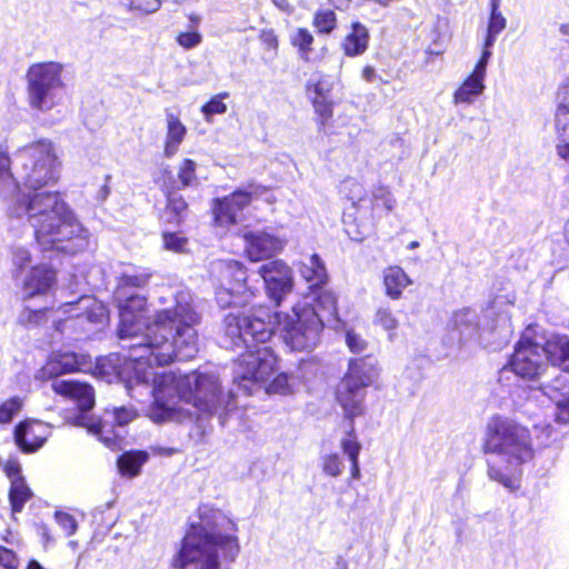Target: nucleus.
Wrapping results in <instances>:
<instances>
[{"mask_svg":"<svg viewBox=\"0 0 569 569\" xmlns=\"http://www.w3.org/2000/svg\"><path fill=\"white\" fill-rule=\"evenodd\" d=\"M119 309L118 337L124 358L133 365V377L128 381L130 392L142 388L153 397L148 416L154 422L173 418L180 401L191 403L203 413L219 415L221 425L236 407L231 391L223 393L214 373L191 372L177 375L153 371V365L166 366L173 360L188 361L199 351L197 326L200 316L192 306L190 291L180 290L173 306L157 311L149 321L147 298L138 295L129 300L116 295Z\"/></svg>","mask_w":569,"mask_h":569,"instance_id":"nucleus-1","label":"nucleus"},{"mask_svg":"<svg viewBox=\"0 0 569 569\" xmlns=\"http://www.w3.org/2000/svg\"><path fill=\"white\" fill-rule=\"evenodd\" d=\"M339 323L337 298L329 290H321L315 305L299 303L292 313L271 311L268 307H252L248 312L231 311L223 320L220 343L226 349L244 348L234 365L233 381L244 393L251 395L254 386L263 383L276 372L277 357L266 343L277 328L292 350L309 351L320 339L325 326Z\"/></svg>","mask_w":569,"mask_h":569,"instance_id":"nucleus-2","label":"nucleus"},{"mask_svg":"<svg viewBox=\"0 0 569 569\" xmlns=\"http://www.w3.org/2000/svg\"><path fill=\"white\" fill-rule=\"evenodd\" d=\"M59 177V162L49 140L20 148L13 160L0 153V184L11 190L7 200L10 218L27 217L43 251L74 254L89 244V233L58 192H36Z\"/></svg>","mask_w":569,"mask_h":569,"instance_id":"nucleus-3","label":"nucleus"},{"mask_svg":"<svg viewBox=\"0 0 569 569\" xmlns=\"http://www.w3.org/2000/svg\"><path fill=\"white\" fill-rule=\"evenodd\" d=\"M237 525L221 510L208 506L199 508V522L191 525L182 539L172 565L184 569H230L236 561L240 545Z\"/></svg>","mask_w":569,"mask_h":569,"instance_id":"nucleus-4","label":"nucleus"},{"mask_svg":"<svg viewBox=\"0 0 569 569\" xmlns=\"http://www.w3.org/2000/svg\"><path fill=\"white\" fill-rule=\"evenodd\" d=\"M483 451L490 455L489 479L516 491L520 487L521 466L533 457L529 429L508 417L495 416L487 423Z\"/></svg>","mask_w":569,"mask_h":569,"instance_id":"nucleus-5","label":"nucleus"},{"mask_svg":"<svg viewBox=\"0 0 569 569\" xmlns=\"http://www.w3.org/2000/svg\"><path fill=\"white\" fill-rule=\"evenodd\" d=\"M51 388L57 395L76 402L79 413L72 418V425L87 428L109 448L116 447L119 438L113 428L123 427L137 417L133 408L119 407L111 412L106 411L101 419L96 420L89 416L96 402L92 386L77 380H53Z\"/></svg>","mask_w":569,"mask_h":569,"instance_id":"nucleus-6","label":"nucleus"},{"mask_svg":"<svg viewBox=\"0 0 569 569\" xmlns=\"http://www.w3.org/2000/svg\"><path fill=\"white\" fill-rule=\"evenodd\" d=\"M62 64L53 61L33 63L26 73L27 101L38 112L47 113L62 98Z\"/></svg>","mask_w":569,"mask_h":569,"instance_id":"nucleus-7","label":"nucleus"},{"mask_svg":"<svg viewBox=\"0 0 569 569\" xmlns=\"http://www.w3.org/2000/svg\"><path fill=\"white\" fill-rule=\"evenodd\" d=\"M541 343V335L532 327H528L517 342L508 366L501 370L500 380L508 372H513L522 379H538L548 367Z\"/></svg>","mask_w":569,"mask_h":569,"instance_id":"nucleus-8","label":"nucleus"},{"mask_svg":"<svg viewBox=\"0 0 569 569\" xmlns=\"http://www.w3.org/2000/svg\"><path fill=\"white\" fill-rule=\"evenodd\" d=\"M268 189L254 182L238 188L231 194L212 200L214 223L221 227L236 224L238 214L250 204L253 199L263 196Z\"/></svg>","mask_w":569,"mask_h":569,"instance_id":"nucleus-9","label":"nucleus"},{"mask_svg":"<svg viewBox=\"0 0 569 569\" xmlns=\"http://www.w3.org/2000/svg\"><path fill=\"white\" fill-rule=\"evenodd\" d=\"M337 401L343 409L346 436L356 435L355 418L365 413L366 388L352 376H345L337 388Z\"/></svg>","mask_w":569,"mask_h":569,"instance_id":"nucleus-10","label":"nucleus"},{"mask_svg":"<svg viewBox=\"0 0 569 569\" xmlns=\"http://www.w3.org/2000/svg\"><path fill=\"white\" fill-rule=\"evenodd\" d=\"M259 274L263 279L268 297L277 305L292 289V271L281 260H273L259 268Z\"/></svg>","mask_w":569,"mask_h":569,"instance_id":"nucleus-11","label":"nucleus"},{"mask_svg":"<svg viewBox=\"0 0 569 569\" xmlns=\"http://www.w3.org/2000/svg\"><path fill=\"white\" fill-rule=\"evenodd\" d=\"M212 272L217 276L220 286H230L232 290H236V297L240 302H249L254 296L252 289L247 284V271L239 261L219 260L213 263Z\"/></svg>","mask_w":569,"mask_h":569,"instance_id":"nucleus-12","label":"nucleus"},{"mask_svg":"<svg viewBox=\"0 0 569 569\" xmlns=\"http://www.w3.org/2000/svg\"><path fill=\"white\" fill-rule=\"evenodd\" d=\"M244 251L251 261L272 258L281 252L286 240L266 230L243 232Z\"/></svg>","mask_w":569,"mask_h":569,"instance_id":"nucleus-13","label":"nucleus"},{"mask_svg":"<svg viewBox=\"0 0 569 569\" xmlns=\"http://www.w3.org/2000/svg\"><path fill=\"white\" fill-rule=\"evenodd\" d=\"M86 365L84 356L69 351L52 352L46 365L36 373V379L41 381L56 379L62 375L80 371Z\"/></svg>","mask_w":569,"mask_h":569,"instance_id":"nucleus-14","label":"nucleus"},{"mask_svg":"<svg viewBox=\"0 0 569 569\" xmlns=\"http://www.w3.org/2000/svg\"><path fill=\"white\" fill-rule=\"evenodd\" d=\"M60 311L79 322L103 323L107 319L106 307L92 296H82L76 302H67L60 307Z\"/></svg>","mask_w":569,"mask_h":569,"instance_id":"nucleus-15","label":"nucleus"},{"mask_svg":"<svg viewBox=\"0 0 569 569\" xmlns=\"http://www.w3.org/2000/svg\"><path fill=\"white\" fill-rule=\"evenodd\" d=\"M49 435L48 425L37 420H26L16 427L14 441L21 451L31 453L44 445Z\"/></svg>","mask_w":569,"mask_h":569,"instance_id":"nucleus-16","label":"nucleus"},{"mask_svg":"<svg viewBox=\"0 0 569 569\" xmlns=\"http://www.w3.org/2000/svg\"><path fill=\"white\" fill-rule=\"evenodd\" d=\"M452 340L459 343L476 339L479 336V316L471 308L456 311L449 322Z\"/></svg>","mask_w":569,"mask_h":569,"instance_id":"nucleus-17","label":"nucleus"},{"mask_svg":"<svg viewBox=\"0 0 569 569\" xmlns=\"http://www.w3.org/2000/svg\"><path fill=\"white\" fill-rule=\"evenodd\" d=\"M56 283V272L46 264L33 267L23 281V291L28 297L47 293Z\"/></svg>","mask_w":569,"mask_h":569,"instance_id":"nucleus-18","label":"nucleus"},{"mask_svg":"<svg viewBox=\"0 0 569 569\" xmlns=\"http://www.w3.org/2000/svg\"><path fill=\"white\" fill-rule=\"evenodd\" d=\"M152 272L148 268L129 266L117 277L113 296L117 295L121 299L127 295V288L143 289L150 282Z\"/></svg>","mask_w":569,"mask_h":569,"instance_id":"nucleus-19","label":"nucleus"},{"mask_svg":"<svg viewBox=\"0 0 569 569\" xmlns=\"http://www.w3.org/2000/svg\"><path fill=\"white\" fill-rule=\"evenodd\" d=\"M541 340L546 363L550 362L553 367H562L565 371H569V338L552 336L547 339L541 335Z\"/></svg>","mask_w":569,"mask_h":569,"instance_id":"nucleus-20","label":"nucleus"},{"mask_svg":"<svg viewBox=\"0 0 569 569\" xmlns=\"http://www.w3.org/2000/svg\"><path fill=\"white\" fill-rule=\"evenodd\" d=\"M167 132L163 153L167 158L174 156L187 136V128L171 110H166Z\"/></svg>","mask_w":569,"mask_h":569,"instance_id":"nucleus-21","label":"nucleus"},{"mask_svg":"<svg viewBox=\"0 0 569 569\" xmlns=\"http://www.w3.org/2000/svg\"><path fill=\"white\" fill-rule=\"evenodd\" d=\"M411 283L409 276L399 266H390L383 270L385 293L392 300H399Z\"/></svg>","mask_w":569,"mask_h":569,"instance_id":"nucleus-22","label":"nucleus"},{"mask_svg":"<svg viewBox=\"0 0 569 569\" xmlns=\"http://www.w3.org/2000/svg\"><path fill=\"white\" fill-rule=\"evenodd\" d=\"M486 76L472 70L471 74L462 82V84L455 91V103H472L485 90Z\"/></svg>","mask_w":569,"mask_h":569,"instance_id":"nucleus-23","label":"nucleus"},{"mask_svg":"<svg viewBox=\"0 0 569 569\" xmlns=\"http://www.w3.org/2000/svg\"><path fill=\"white\" fill-rule=\"evenodd\" d=\"M369 43V33L365 26L359 22L352 23L351 31L342 41V49L348 57H357L362 54Z\"/></svg>","mask_w":569,"mask_h":569,"instance_id":"nucleus-24","label":"nucleus"},{"mask_svg":"<svg viewBox=\"0 0 569 569\" xmlns=\"http://www.w3.org/2000/svg\"><path fill=\"white\" fill-rule=\"evenodd\" d=\"M346 376H352L361 387L367 388L377 377L376 360L370 357L350 360Z\"/></svg>","mask_w":569,"mask_h":569,"instance_id":"nucleus-25","label":"nucleus"},{"mask_svg":"<svg viewBox=\"0 0 569 569\" xmlns=\"http://www.w3.org/2000/svg\"><path fill=\"white\" fill-rule=\"evenodd\" d=\"M300 273L310 284V288H317L327 281V270L318 254L310 256L307 261L301 263Z\"/></svg>","mask_w":569,"mask_h":569,"instance_id":"nucleus-26","label":"nucleus"},{"mask_svg":"<svg viewBox=\"0 0 569 569\" xmlns=\"http://www.w3.org/2000/svg\"><path fill=\"white\" fill-rule=\"evenodd\" d=\"M146 451H128L118 458L117 465L122 476L136 477L148 460Z\"/></svg>","mask_w":569,"mask_h":569,"instance_id":"nucleus-27","label":"nucleus"},{"mask_svg":"<svg viewBox=\"0 0 569 569\" xmlns=\"http://www.w3.org/2000/svg\"><path fill=\"white\" fill-rule=\"evenodd\" d=\"M32 497V492L23 477L13 478L10 491L9 500L13 512H20L24 503Z\"/></svg>","mask_w":569,"mask_h":569,"instance_id":"nucleus-28","label":"nucleus"},{"mask_svg":"<svg viewBox=\"0 0 569 569\" xmlns=\"http://www.w3.org/2000/svg\"><path fill=\"white\" fill-rule=\"evenodd\" d=\"M341 449L343 453L348 457L351 462V477L356 480H359L361 477L360 467H359V453L361 450V443L358 441L356 435L346 436L340 441Z\"/></svg>","mask_w":569,"mask_h":569,"instance_id":"nucleus-29","label":"nucleus"},{"mask_svg":"<svg viewBox=\"0 0 569 569\" xmlns=\"http://www.w3.org/2000/svg\"><path fill=\"white\" fill-rule=\"evenodd\" d=\"M313 36L306 28H298L291 36L290 42L293 47L298 48L299 56L302 60L309 61L310 54L313 51Z\"/></svg>","mask_w":569,"mask_h":569,"instance_id":"nucleus-30","label":"nucleus"},{"mask_svg":"<svg viewBox=\"0 0 569 569\" xmlns=\"http://www.w3.org/2000/svg\"><path fill=\"white\" fill-rule=\"evenodd\" d=\"M395 206L396 200L391 192L386 187L379 186L372 190L371 197L368 198L366 209H371L375 211L382 207L386 211L389 212L395 208Z\"/></svg>","mask_w":569,"mask_h":569,"instance_id":"nucleus-31","label":"nucleus"},{"mask_svg":"<svg viewBox=\"0 0 569 569\" xmlns=\"http://www.w3.org/2000/svg\"><path fill=\"white\" fill-rule=\"evenodd\" d=\"M568 379L566 375L557 373L551 382L543 385L541 390L551 401L555 399H561V395H569Z\"/></svg>","mask_w":569,"mask_h":569,"instance_id":"nucleus-32","label":"nucleus"},{"mask_svg":"<svg viewBox=\"0 0 569 569\" xmlns=\"http://www.w3.org/2000/svg\"><path fill=\"white\" fill-rule=\"evenodd\" d=\"M188 204L186 200L174 193L170 192L167 196V213L172 214L173 217L169 219V221L179 223L182 221L183 217L186 216Z\"/></svg>","mask_w":569,"mask_h":569,"instance_id":"nucleus-33","label":"nucleus"},{"mask_svg":"<svg viewBox=\"0 0 569 569\" xmlns=\"http://www.w3.org/2000/svg\"><path fill=\"white\" fill-rule=\"evenodd\" d=\"M227 98H229V92H220L201 107V112L206 121L210 122L214 114H223L227 112V104L223 102Z\"/></svg>","mask_w":569,"mask_h":569,"instance_id":"nucleus-34","label":"nucleus"},{"mask_svg":"<svg viewBox=\"0 0 569 569\" xmlns=\"http://www.w3.org/2000/svg\"><path fill=\"white\" fill-rule=\"evenodd\" d=\"M332 82L325 76H318L311 78L307 83V91L311 98H325L328 99L329 93L332 90Z\"/></svg>","mask_w":569,"mask_h":569,"instance_id":"nucleus-35","label":"nucleus"},{"mask_svg":"<svg viewBox=\"0 0 569 569\" xmlns=\"http://www.w3.org/2000/svg\"><path fill=\"white\" fill-rule=\"evenodd\" d=\"M313 26L318 33H331L337 26L336 13L328 9L318 11L313 18Z\"/></svg>","mask_w":569,"mask_h":569,"instance_id":"nucleus-36","label":"nucleus"},{"mask_svg":"<svg viewBox=\"0 0 569 569\" xmlns=\"http://www.w3.org/2000/svg\"><path fill=\"white\" fill-rule=\"evenodd\" d=\"M197 163L191 159H184L178 169V178L182 188H188L198 184L196 174Z\"/></svg>","mask_w":569,"mask_h":569,"instance_id":"nucleus-37","label":"nucleus"},{"mask_svg":"<svg viewBox=\"0 0 569 569\" xmlns=\"http://www.w3.org/2000/svg\"><path fill=\"white\" fill-rule=\"evenodd\" d=\"M11 262L14 267V276L17 277L31 262V253L27 248L14 244L11 248Z\"/></svg>","mask_w":569,"mask_h":569,"instance_id":"nucleus-38","label":"nucleus"},{"mask_svg":"<svg viewBox=\"0 0 569 569\" xmlns=\"http://www.w3.org/2000/svg\"><path fill=\"white\" fill-rule=\"evenodd\" d=\"M507 20L502 13H490L487 28V46H493L498 34L506 28Z\"/></svg>","mask_w":569,"mask_h":569,"instance_id":"nucleus-39","label":"nucleus"},{"mask_svg":"<svg viewBox=\"0 0 569 569\" xmlns=\"http://www.w3.org/2000/svg\"><path fill=\"white\" fill-rule=\"evenodd\" d=\"M346 188H348L347 196L351 200L353 207L367 208L368 197L366 196L365 188L361 183L355 180H348L346 182Z\"/></svg>","mask_w":569,"mask_h":569,"instance_id":"nucleus-40","label":"nucleus"},{"mask_svg":"<svg viewBox=\"0 0 569 569\" xmlns=\"http://www.w3.org/2000/svg\"><path fill=\"white\" fill-rule=\"evenodd\" d=\"M375 323L382 327L385 330L392 332L398 328V320L389 307H379L376 316Z\"/></svg>","mask_w":569,"mask_h":569,"instance_id":"nucleus-41","label":"nucleus"},{"mask_svg":"<svg viewBox=\"0 0 569 569\" xmlns=\"http://www.w3.org/2000/svg\"><path fill=\"white\" fill-rule=\"evenodd\" d=\"M216 299L221 308L231 306H243L247 302H240L239 298L236 297V290L232 287L218 286L216 290Z\"/></svg>","mask_w":569,"mask_h":569,"instance_id":"nucleus-42","label":"nucleus"},{"mask_svg":"<svg viewBox=\"0 0 569 569\" xmlns=\"http://www.w3.org/2000/svg\"><path fill=\"white\" fill-rule=\"evenodd\" d=\"M22 399L12 397L0 406V423H7L21 410Z\"/></svg>","mask_w":569,"mask_h":569,"instance_id":"nucleus-43","label":"nucleus"},{"mask_svg":"<svg viewBox=\"0 0 569 569\" xmlns=\"http://www.w3.org/2000/svg\"><path fill=\"white\" fill-rule=\"evenodd\" d=\"M162 239L164 248L174 252H183L188 243L186 237L174 232H163Z\"/></svg>","mask_w":569,"mask_h":569,"instance_id":"nucleus-44","label":"nucleus"},{"mask_svg":"<svg viewBox=\"0 0 569 569\" xmlns=\"http://www.w3.org/2000/svg\"><path fill=\"white\" fill-rule=\"evenodd\" d=\"M322 470L331 477H338L342 472V461L337 453H330L322 457Z\"/></svg>","mask_w":569,"mask_h":569,"instance_id":"nucleus-45","label":"nucleus"},{"mask_svg":"<svg viewBox=\"0 0 569 569\" xmlns=\"http://www.w3.org/2000/svg\"><path fill=\"white\" fill-rule=\"evenodd\" d=\"M161 0H130L129 9L131 11L150 14L159 10Z\"/></svg>","mask_w":569,"mask_h":569,"instance_id":"nucleus-46","label":"nucleus"},{"mask_svg":"<svg viewBox=\"0 0 569 569\" xmlns=\"http://www.w3.org/2000/svg\"><path fill=\"white\" fill-rule=\"evenodd\" d=\"M316 113L320 118L321 126L332 117V103L329 99L325 98H311Z\"/></svg>","mask_w":569,"mask_h":569,"instance_id":"nucleus-47","label":"nucleus"},{"mask_svg":"<svg viewBox=\"0 0 569 569\" xmlns=\"http://www.w3.org/2000/svg\"><path fill=\"white\" fill-rule=\"evenodd\" d=\"M561 399H555V411L553 416L556 421L559 423H568L569 422V395H561Z\"/></svg>","mask_w":569,"mask_h":569,"instance_id":"nucleus-48","label":"nucleus"},{"mask_svg":"<svg viewBox=\"0 0 569 569\" xmlns=\"http://www.w3.org/2000/svg\"><path fill=\"white\" fill-rule=\"evenodd\" d=\"M54 518L66 536H71L77 531L78 525L73 516L63 511H56Z\"/></svg>","mask_w":569,"mask_h":569,"instance_id":"nucleus-49","label":"nucleus"},{"mask_svg":"<svg viewBox=\"0 0 569 569\" xmlns=\"http://www.w3.org/2000/svg\"><path fill=\"white\" fill-rule=\"evenodd\" d=\"M290 391L291 387L289 385V378L284 373L276 376L274 379L266 387V392L268 393L286 395Z\"/></svg>","mask_w":569,"mask_h":569,"instance_id":"nucleus-50","label":"nucleus"},{"mask_svg":"<svg viewBox=\"0 0 569 569\" xmlns=\"http://www.w3.org/2000/svg\"><path fill=\"white\" fill-rule=\"evenodd\" d=\"M346 343L353 353H362L367 349V341L352 330L346 332Z\"/></svg>","mask_w":569,"mask_h":569,"instance_id":"nucleus-51","label":"nucleus"},{"mask_svg":"<svg viewBox=\"0 0 569 569\" xmlns=\"http://www.w3.org/2000/svg\"><path fill=\"white\" fill-rule=\"evenodd\" d=\"M202 41V36L197 31L181 32L177 37V42L184 49H192L199 46Z\"/></svg>","mask_w":569,"mask_h":569,"instance_id":"nucleus-52","label":"nucleus"},{"mask_svg":"<svg viewBox=\"0 0 569 569\" xmlns=\"http://www.w3.org/2000/svg\"><path fill=\"white\" fill-rule=\"evenodd\" d=\"M20 562L16 553L0 546V569H19Z\"/></svg>","mask_w":569,"mask_h":569,"instance_id":"nucleus-53","label":"nucleus"},{"mask_svg":"<svg viewBox=\"0 0 569 569\" xmlns=\"http://www.w3.org/2000/svg\"><path fill=\"white\" fill-rule=\"evenodd\" d=\"M491 47L492 46H487V38H486L481 57H480L479 61L477 62L476 67L473 68V70H476L485 76L487 72L488 61L492 54Z\"/></svg>","mask_w":569,"mask_h":569,"instance_id":"nucleus-54","label":"nucleus"},{"mask_svg":"<svg viewBox=\"0 0 569 569\" xmlns=\"http://www.w3.org/2000/svg\"><path fill=\"white\" fill-rule=\"evenodd\" d=\"M4 472L11 481L13 480V478L22 477L20 475L21 467L17 460L7 461V463L4 465Z\"/></svg>","mask_w":569,"mask_h":569,"instance_id":"nucleus-55","label":"nucleus"},{"mask_svg":"<svg viewBox=\"0 0 569 569\" xmlns=\"http://www.w3.org/2000/svg\"><path fill=\"white\" fill-rule=\"evenodd\" d=\"M499 321L502 325V328L500 330L501 338L503 340H507L509 338L510 333H511V330H510V319L507 316H501L499 318Z\"/></svg>","mask_w":569,"mask_h":569,"instance_id":"nucleus-56","label":"nucleus"},{"mask_svg":"<svg viewBox=\"0 0 569 569\" xmlns=\"http://www.w3.org/2000/svg\"><path fill=\"white\" fill-rule=\"evenodd\" d=\"M362 79L367 82H373L377 79V72L376 69L372 66H366L362 69Z\"/></svg>","mask_w":569,"mask_h":569,"instance_id":"nucleus-57","label":"nucleus"},{"mask_svg":"<svg viewBox=\"0 0 569 569\" xmlns=\"http://www.w3.org/2000/svg\"><path fill=\"white\" fill-rule=\"evenodd\" d=\"M152 452L156 455L170 457L177 452L174 448H164V447H152Z\"/></svg>","mask_w":569,"mask_h":569,"instance_id":"nucleus-58","label":"nucleus"},{"mask_svg":"<svg viewBox=\"0 0 569 569\" xmlns=\"http://www.w3.org/2000/svg\"><path fill=\"white\" fill-rule=\"evenodd\" d=\"M272 2L274 3V6L277 8H279L283 12H291L292 11V7H291V4L289 3L288 0H272Z\"/></svg>","mask_w":569,"mask_h":569,"instance_id":"nucleus-59","label":"nucleus"},{"mask_svg":"<svg viewBox=\"0 0 569 569\" xmlns=\"http://www.w3.org/2000/svg\"><path fill=\"white\" fill-rule=\"evenodd\" d=\"M264 41L267 42V44L270 47V48H277L278 46V41H277V38L269 33V34H266L264 37Z\"/></svg>","mask_w":569,"mask_h":569,"instance_id":"nucleus-60","label":"nucleus"},{"mask_svg":"<svg viewBox=\"0 0 569 569\" xmlns=\"http://www.w3.org/2000/svg\"><path fill=\"white\" fill-rule=\"evenodd\" d=\"M336 8L342 9L347 7L350 0H329Z\"/></svg>","mask_w":569,"mask_h":569,"instance_id":"nucleus-61","label":"nucleus"},{"mask_svg":"<svg viewBox=\"0 0 569 569\" xmlns=\"http://www.w3.org/2000/svg\"><path fill=\"white\" fill-rule=\"evenodd\" d=\"M499 7H500V0H490V8H491L490 13H501L499 11Z\"/></svg>","mask_w":569,"mask_h":569,"instance_id":"nucleus-62","label":"nucleus"},{"mask_svg":"<svg viewBox=\"0 0 569 569\" xmlns=\"http://www.w3.org/2000/svg\"><path fill=\"white\" fill-rule=\"evenodd\" d=\"M189 20L192 23V26H198L201 21V18L198 14L191 13L189 14Z\"/></svg>","mask_w":569,"mask_h":569,"instance_id":"nucleus-63","label":"nucleus"},{"mask_svg":"<svg viewBox=\"0 0 569 569\" xmlns=\"http://www.w3.org/2000/svg\"><path fill=\"white\" fill-rule=\"evenodd\" d=\"M559 30L561 34L569 36V23H562Z\"/></svg>","mask_w":569,"mask_h":569,"instance_id":"nucleus-64","label":"nucleus"}]
</instances>
